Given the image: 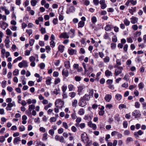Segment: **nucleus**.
<instances>
[{
	"label": "nucleus",
	"instance_id": "43",
	"mask_svg": "<svg viewBox=\"0 0 146 146\" xmlns=\"http://www.w3.org/2000/svg\"><path fill=\"white\" fill-rule=\"evenodd\" d=\"M110 58L108 56H106V57L104 58V61L105 63L108 62L110 61Z\"/></svg>",
	"mask_w": 146,
	"mask_h": 146
},
{
	"label": "nucleus",
	"instance_id": "5",
	"mask_svg": "<svg viewBox=\"0 0 146 146\" xmlns=\"http://www.w3.org/2000/svg\"><path fill=\"white\" fill-rule=\"evenodd\" d=\"M19 66L22 68L23 67H26L28 66V63L26 60H23L21 62L19 63L18 65Z\"/></svg>",
	"mask_w": 146,
	"mask_h": 146
},
{
	"label": "nucleus",
	"instance_id": "22",
	"mask_svg": "<svg viewBox=\"0 0 146 146\" xmlns=\"http://www.w3.org/2000/svg\"><path fill=\"white\" fill-rule=\"evenodd\" d=\"M85 25V22L82 21H80L78 23V28H82L84 27Z\"/></svg>",
	"mask_w": 146,
	"mask_h": 146
},
{
	"label": "nucleus",
	"instance_id": "45",
	"mask_svg": "<svg viewBox=\"0 0 146 146\" xmlns=\"http://www.w3.org/2000/svg\"><path fill=\"white\" fill-rule=\"evenodd\" d=\"M78 103V101L77 100L75 99L72 102V106L73 107H76V104Z\"/></svg>",
	"mask_w": 146,
	"mask_h": 146
},
{
	"label": "nucleus",
	"instance_id": "50",
	"mask_svg": "<svg viewBox=\"0 0 146 146\" xmlns=\"http://www.w3.org/2000/svg\"><path fill=\"white\" fill-rule=\"evenodd\" d=\"M123 125L124 128H127L128 125L127 122V121H124L123 122Z\"/></svg>",
	"mask_w": 146,
	"mask_h": 146
},
{
	"label": "nucleus",
	"instance_id": "40",
	"mask_svg": "<svg viewBox=\"0 0 146 146\" xmlns=\"http://www.w3.org/2000/svg\"><path fill=\"white\" fill-rule=\"evenodd\" d=\"M67 89V87L66 86H65V85H63L62 87V91L63 93H64L65 92L66 90Z\"/></svg>",
	"mask_w": 146,
	"mask_h": 146
},
{
	"label": "nucleus",
	"instance_id": "38",
	"mask_svg": "<svg viewBox=\"0 0 146 146\" xmlns=\"http://www.w3.org/2000/svg\"><path fill=\"white\" fill-rule=\"evenodd\" d=\"M106 82L107 84L109 85L113 83V80L111 79H108L106 81Z\"/></svg>",
	"mask_w": 146,
	"mask_h": 146
},
{
	"label": "nucleus",
	"instance_id": "32",
	"mask_svg": "<svg viewBox=\"0 0 146 146\" xmlns=\"http://www.w3.org/2000/svg\"><path fill=\"white\" fill-rule=\"evenodd\" d=\"M37 2L36 0H31V4L32 6H35Z\"/></svg>",
	"mask_w": 146,
	"mask_h": 146
},
{
	"label": "nucleus",
	"instance_id": "14",
	"mask_svg": "<svg viewBox=\"0 0 146 146\" xmlns=\"http://www.w3.org/2000/svg\"><path fill=\"white\" fill-rule=\"evenodd\" d=\"M105 76L108 78L113 76L112 73L108 70H107L105 71Z\"/></svg>",
	"mask_w": 146,
	"mask_h": 146
},
{
	"label": "nucleus",
	"instance_id": "12",
	"mask_svg": "<svg viewBox=\"0 0 146 146\" xmlns=\"http://www.w3.org/2000/svg\"><path fill=\"white\" fill-rule=\"evenodd\" d=\"M68 69H64L62 71V74L63 76L67 77L69 75Z\"/></svg>",
	"mask_w": 146,
	"mask_h": 146
},
{
	"label": "nucleus",
	"instance_id": "58",
	"mask_svg": "<svg viewBox=\"0 0 146 146\" xmlns=\"http://www.w3.org/2000/svg\"><path fill=\"white\" fill-rule=\"evenodd\" d=\"M6 34L8 35H11L12 33V32L10 30L8 29L6 30Z\"/></svg>",
	"mask_w": 146,
	"mask_h": 146
},
{
	"label": "nucleus",
	"instance_id": "39",
	"mask_svg": "<svg viewBox=\"0 0 146 146\" xmlns=\"http://www.w3.org/2000/svg\"><path fill=\"white\" fill-rule=\"evenodd\" d=\"M60 82V80L59 78H56L54 80V84L55 85H56Z\"/></svg>",
	"mask_w": 146,
	"mask_h": 146
},
{
	"label": "nucleus",
	"instance_id": "48",
	"mask_svg": "<svg viewBox=\"0 0 146 146\" xmlns=\"http://www.w3.org/2000/svg\"><path fill=\"white\" fill-rule=\"evenodd\" d=\"M84 109L83 108L80 109L78 111V114L80 115H82L84 114Z\"/></svg>",
	"mask_w": 146,
	"mask_h": 146
},
{
	"label": "nucleus",
	"instance_id": "16",
	"mask_svg": "<svg viewBox=\"0 0 146 146\" xmlns=\"http://www.w3.org/2000/svg\"><path fill=\"white\" fill-rule=\"evenodd\" d=\"M58 51L60 52H63L64 50V46L62 45H59L58 47Z\"/></svg>",
	"mask_w": 146,
	"mask_h": 146
},
{
	"label": "nucleus",
	"instance_id": "6",
	"mask_svg": "<svg viewBox=\"0 0 146 146\" xmlns=\"http://www.w3.org/2000/svg\"><path fill=\"white\" fill-rule=\"evenodd\" d=\"M133 116H135V118L139 117L141 115V113L139 111L137 110H135L132 113Z\"/></svg>",
	"mask_w": 146,
	"mask_h": 146
},
{
	"label": "nucleus",
	"instance_id": "3",
	"mask_svg": "<svg viewBox=\"0 0 146 146\" xmlns=\"http://www.w3.org/2000/svg\"><path fill=\"white\" fill-rule=\"evenodd\" d=\"M81 139L82 141L85 143V142L89 139V138L87 136V134L86 133H84L81 134Z\"/></svg>",
	"mask_w": 146,
	"mask_h": 146
},
{
	"label": "nucleus",
	"instance_id": "34",
	"mask_svg": "<svg viewBox=\"0 0 146 146\" xmlns=\"http://www.w3.org/2000/svg\"><path fill=\"white\" fill-rule=\"evenodd\" d=\"M85 143H86V146H90L92 143V141H90L89 139H88L87 141Z\"/></svg>",
	"mask_w": 146,
	"mask_h": 146
},
{
	"label": "nucleus",
	"instance_id": "63",
	"mask_svg": "<svg viewBox=\"0 0 146 146\" xmlns=\"http://www.w3.org/2000/svg\"><path fill=\"white\" fill-rule=\"evenodd\" d=\"M35 42V40L33 39H31L29 40V44L31 46L33 45Z\"/></svg>",
	"mask_w": 146,
	"mask_h": 146
},
{
	"label": "nucleus",
	"instance_id": "61",
	"mask_svg": "<svg viewBox=\"0 0 146 146\" xmlns=\"http://www.w3.org/2000/svg\"><path fill=\"white\" fill-rule=\"evenodd\" d=\"M6 82H7L5 80H3L1 84L3 88H4L5 87Z\"/></svg>",
	"mask_w": 146,
	"mask_h": 146
},
{
	"label": "nucleus",
	"instance_id": "56",
	"mask_svg": "<svg viewBox=\"0 0 146 146\" xmlns=\"http://www.w3.org/2000/svg\"><path fill=\"white\" fill-rule=\"evenodd\" d=\"M5 140V137L3 136H1L0 137V142L3 143Z\"/></svg>",
	"mask_w": 146,
	"mask_h": 146
},
{
	"label": "nucleus",
	"instance_id": "30",
	"mask_svg": "<svg viewBox=\"0 0 146 146\" xmlns=\"http://www.w3.org/2000/svg\"><path fill=\"white\" fill-rule=\"evenodd\" d=\"M124 23L125 25L126 26H128L130 24V21L127 18H125L124 21Z\"/></svg>",
	"mask_w": 146,
	"mask_h": 146
},
{
	"label": "nucleus",
	"instance_id": "54",
	"mask_svg": "<svg viewBox=\"0 0 146 146\" xmlns=\"http://www.w3.org/2000/svg\"><path fill=\"white\" fill-rule=\"evenodd\" d=\"M19 129L20 131H23L25 130V127L24 126L22 125L19 127Z\"/></svg>",
	"mask_w": 146,
	"mask_h": 146
},
{
	"label": "nucleus",
	"instance_id": "52",
	"mask_svg": "<svg viewBox=\"0 0 146 146\" xmlns=\"http://www.w3.org/2000/svg\"><path fill=\"white\" fill-rule=\"evenodd\" d=\"M19 73V71L18 69H16L13 72V74L15 76H17Z\"/></svg>",
	"mask_w": 146,
	"mask_h": 146
},
{
	"label": "nucleus",
	"instance_id": "49",
	"mask_svg": "<svg viewBox=\"0 0 146 146\" xmlns=\"http://www.w3.org/2000/svg\"><path fill=\"white\" fill-rule=\"evenodd\" d=\"M138 86L139 89H142L144 88V84L142 82H141L139 84Z\"/></svg>",
	"mask_w": 146,
	"mask_h": 146
},
{
	"label": "nucleus",
	"instance_id": "13",
	"mask_svg": "<svg viewBox=\"0 0 146 146\" xmlns=\"http://www.w3.org/2000/svg\"><path fill=\"white\" fill-rule=\"evenodd\" d=\"M64 66L67 69L70 68V64L69 61H66L64 62Z\"/></svg>",
	"mask_w": 146,
	"mask_h": 146
},
{
	"label": "nucleus",
	"instance_id": "21",
	"mask_svg": "<svg viewBox=\"0 0 146 146\" xmlns=\"http://www.w3.org/2000/svg\"><path fill=\"white\" fill-rule=\"evenodd\" d=\"M27 119V116L25 115H23L22 117V123L23 124H25L27 123V121H26Z\"/></svg>",
	"mask_w": 146,
	"mask_h": 146
},
{
	"label": "nucleus",
	"instance_id": "23",
	"mask_svg": "<svg viewBox=\"0 0 146 146\" xmlns=\"http://www.w3.org/2000/svg\"><path fill=\"white\" fill-rule=\"evenodd\" d=\"M111 26L112 25H107L104 28L105 30L107 31H111L112 28L111 27Z\"/></svg>",
	"mask_w": 146,
	"mask_h": 146
},
{
	"label": "nucleus",
	"instance_id": "4",
	"mask_svg": "<svg viewBox=\"0 0 146 146\" xmlns=\"http://www.w3.org/2000/svg\"><path fill=\"white\" fill-rule=\"evenodd\" d=\"M13 106L15 107L16 105L14 101L12 102V103H9L7 104V106L6 108L7 111H11L12 110L11 108Z\"/></svg>",
	"mask_w": 146,
	"mask_h": 146
},
{
	"label": "nucleus",
	"instance_id": "51",
	"mask_svg": "<svg viewBox=\"0 0 146 146\" xmlns=\"http://www.w3.org/2000/svg\"><path fill=\"white\" fill-rule=\"evenodd\" d=\"M81 77L78 76H76L75 77V80L77 82H79L81 80Z\"/></svg>",
	"mask_w": 146,
	"mask_h": 146
},
{
	"label": "nucleus",
	"instance_id": "64",
	"mask_svg": "<svg viewBox=\"0 0 146 146\" xmlns=\"http://www.w3.org/2000/svg\"><path fill=\"white\" fill-rule=\"evenodd\" d=\"M26 32L28 33L29 35H30L33 33V31L32 29H27L26 30Z\"/></svg>",
	"mask_w": 146,
	"mask_h": 146
},
{
	"label": "nucleus",
	"instance_id": "27",
	"mask_svg": "<svg viewBox=\"0 0 146 146\" xmlns=\"http://www.w3.org/2000/svg\"><path fill=\"white\" fill-rule=\"evenodd\" d=\"M20 138L19 137H16L13 140V143L14 144L16 145L18 142L20 141Z\"/></svg>",
	"mask_w": 146,
	"mask_h": 146
},
{
	"label": "nucleus",
	"instance_id": "60",
	"mask_svg": "<svg viewBox=\"0 0 146 146\" xmlns=\"http://www.w3.org/2000/svg\"><path fill=\"white\" fill-rule=\"evenodd\" d=\"M29 4V1L28 0H26L24 3L23 5L25 7H26Z\"/></svg>",
	"mask_w": 146,
	"mask_h": 146
},
{
	"label": "nucleus",
	"instance_id": "55",
	"mask_svg": "<svg viewBox=\"0 0 146 146\" xmlns=\"http://www.w3.org/2000/svg\"><path fill=\"white\" fill-rule=\"evenodd\" d=\"M112 41L113 42H116L117 41V40L116 36L115 35L113 36L112 38Z\"/></svg>",
	"mask_w": 146,
	"mask_h": 146
},
{
	"label": "nucleus",
	"instance_id": "62",
	"mask_svg": "<svg viewBox=\"0 0 146 146\" xmlns=\"http://www.w3.org/2000/svg\"><path fill=\"white\" fill-rule=\"evenodd\" d=\"M116 66H119L121 65V61L119 59H117L116 60Z\"/></svg>",
	"mask_w": 146,
	"mask_h": 146
},
{
	"label": "nucleus",
	"instance_id": "28",
	"mask_svg": "<svg viewBox=\"0 0 146 146\" xmlns=\"http://www.w3.org/2000/svg\"><path fill=\"white\" fill-rule=\"evenodd\" d=\"M91 20L92 23L93 24H95L97 21L96 17L95 16H92L91 18Z\"/></svg>",
	"mask_w": 146,
	"mask_h": 146
},
{
	"label": "nucleus",
	"instance_id": "53",
	"mask_svg": "<svg viewBox=\"0 0 146 146\" xmlns=\"http://www.w3.org/2000/svg\"><path fill=\"white\" fill-rule=\"evenodd\" d=\"M40 31L42 34H44L46 33L45 28H44L42 27Z\"/></svg>",
	"mask_w": 146,
	"mask_h": 146
},
{
	"label": "nucleus",
	"instance_id": "47",
	"mask_svg": "<svg viewBox=\"0 0 146 146\" xmlns=\"http://www.w3.org/2000/svg\"><path fill=\"white\" fill-rule=\"evenodd\" d=\"M35 108V106L34 105L31 104L29 105L28 110L31 111L32 110L34 109Z\"/></svg>",
	"mask_w": 146,
	"mask_h": 146
},
{
	"label": "nucleus",
	"instance_id": "8",
	"mask_svg": "<svg viewBox=\"0 0 146 146\" xmlns=\"http://www.w3.org/2000/svg\"><path fill=\"white\" fill-rule=\"evenodd\" d=\"M8 25L7 23L2 21H0V27L4 30L7 27Z\"/></svg>",
	"mask_w": 146,
	"mask_h": 146
},
{
	"label": "nucleus",
	"instance_id": "15",
	"mask_svg": "<svg viewBox=\"0 0 146 146\" xmlns=\"http://www.w3.org/2000/svg\"><path fill=\"white\" fill-rule=\"evenodd\" d=\"M138 19L137 18L133 16L131 18V22L132 24H135L137 23L138 21Z\"/></svg>",
	"mask_w": 146,
	"mask_h": 146
},
{
	"label": "nucleus",
	"instance_id": "17",
	"mask_svg": "<svg viewBox=\"0 0 146 146\" xmlns=\"http://www.w3.org/2000/svg\"><path fill=\"white\" fill-rule=\"evenodd\" d=\"M74 11V8L73 6H71L69 7V9H68L66 11L67 14H69L71 12H73Z\"/></svg>",
	"mask_w": 146,
	"mask_h": 146
},
{
	"label": "nucleus",
	"instance_id": "37",
	"mask_svg": "<svg viewBox=\"0 0 146 146\" xmlns=\"http://www.w3.org/2000/svg\"><path fill=\"white\" fill-rule=\"evenodd\" d=\"M94 90L93 89L89 90V94H88V95H89L90 97H93L94 95Z\"/></svg>",
	"mask_w": 146,
	"mask_h": 146
},
{
	"label": "nucleus",
	"instance_id": "59",
	"mask_svg": "<svg viewBox=\"0 0 146 146\" xmlns=\"http://www.w3.org/2000/svg\"><path fill=\"white\" fill-rule=\"evenodd\" d=\"M126 106L124 104H121L119 106V108L120 109H121L123 108H125Z\"/></svg>",
	"mask_w": 146,
	"mask_h": 146
},
{
	"label": "nucleus",
	"instance_id": "35",
	"mask_svg": "<svg viewBox=\"0 0 146 146\" xmlns=\"http://www.w3.org/2000/svg\"><path fill=\"white\" fill-rule=\"evenodd\" d=\"M133 141V138L131 137H128L126 141V143L127 144H128L131 141Z\"/></svg>",
	"mask_w": 146,
	"mask_h": 146
},
{
	"label": "nucleus",
	"instance_id": "57",
	"mask_svg": "<svg viewBox=\"0 0 146 146\" xmlns=\"http://www.w3.org/2000/svg\"><path fill=\"white\" fill-rule=\"evenodd\" d=\"M48 133L50 135L53 136L54 133V131L52 129H50L49 130Z\"/></svg>",
	"mask_w": 146,
	"mask_h": 146
},
{
	"label": "nucleus",
	"instance_id": "33",
	"mask_svg": "<svg viewBox=\"0 0 146 146\" xmlns=\"http://www.w3.org/2000/svg\"><path fill=\"white\" fill-rule=\"evenodd\" d=\"M48 134L47 133H45L43 135L42 140L43 141L46 140H47Z\"/></svg>",
	"mask_w": 146,
	"mask_h": 146
},
{
	"label": "nucleus",
	"instance_id": "10",
	"mask_svg": "<svg viewBox=\"0 0 146 146\" xmlns=\"http://www.w3.org/2000/svg\"><path fill=\"white\" fill-rule=\"evenodd\" d=\"M69 37V36L66 32H64L61 33L59 36L60 38H68Z\"/></svg>",
	"mask_w": 146,
	"mask_h": 146
},
{
	"label": "nucleus",
	"instance_id": "36",
	"mask_svg": "<svg viewBox=\"0 0 146 146\" xmlns=\"http://www.w3.org/2000/svg\"><path fill=\"white\" fill-rule=\"evenodd\" d=\"M76 93L74 92H71L69 93V96L72 98H73L76 96Z\"/></svg>",
	"mask_w": 146,
	"mask_h": 146
},
{
	"label": "nucleus",
	"instance_id": "29",
	"mask_svg": "<svg viewBox=\"0 0 146 146\" xmlns=\"http://www.w3.org/2000/svg\"><path fill=\"white\" fill-rule=\"evenodd\" d=\"M69 91H72L74 90V86L72 84H69L68 86Z\"/></svg>",
	"mask_w": 146,
	"mask_h": 146
},
{
	"label": "nucleus",
	"instance_id": "41",
	"mask_svg": "<svg viewBox=\"0 0 146 146\" xmlns=\"http://www.w3.org/2000/svg\"><path fill=\"white\" fill-rule=\"evenodd\" d=\"M115 119L117 122H119L120 120V117H119V115L118 114H116L115 117Z\"/></svg>",
	"mask_w": 146,
	"mask_h": 146
},
{
	"label": "nucleus",
	"instance_id": "2",
	"mask_svg": "<svg viewBox=\"0 0 146 146\" xmlns=\"http://www.w3.org/2000/svg\"><path fill=\"white\" fill-rule=\"evenodd\" d=\"M114 68H117L115 70V72L114 74L116 76H118L119 74L121 73L122 70L123 69V68L122 66H117L115 65L114 66Z\"/></svg>",
	"mask_w": 146,
	"mask_h": 146
},
{
	"label": "nucleus",
	"instance_id": "1",
	"mask_svg": "<svg viewBox=\"0 0 146 146\" xmlns=\"http://www.w3.org/2000/svg\"><path fill=\"white\" fill-rule=\"evenodd\" d=\"M55 104L56 106L58 108H63L64 104L63 101L60 99H58L56 101Z\"/></svg>",
	"mask_w": 146,
	"mask_h": 146
},
{
	"label": "nucleus",
	"instance_id": "26",
	"mask_svg": "<svg viewBox=\"0 0 146 146\" xmlns=\"http://www.w3.org/2000/svg\"><path fill=\"white\" fill-rule=\"evenodd\" d=\"M52 78L50 77H48L46 78V84L47 85H50L51 84V80Z\"/></svg>",
	"mask_w": 146,
	"mask_h": 146
},
{
	"label": "nucleus",
	"instance_id": "7",
	"mask_svg": "<svg viewBox=\"0 0 146 146\" xmlns=\"http://www.w3.org/2000/svg\"><path fill=\"white\" fill-rule=\"evenodd\" d=\"M78 104L79 106L82 107H84L86 105V100L82 98V97H81L80 100Z\"/></svg>",
	"mask_w": 146,
	"mask_h": 146
},
{
	"label": "nucleus",
	"instance_id": "44",
	"mask_svg": "<svg viewBox=\"0 0 146 146\" xmlns=\"http://www.w3.org/2000/svg\"><path fill=\"white\" fill-rule=\"evenodd\" d=\"M140 104L138 102H136L135 103V106L137 108H140Z\"/></svg>",
	"mask_w": 146,
	"mask_h": 146
},
{
	"label": "nucleus",
	"instance_id": "19",
	"mask_svg": "<svg viewBox=\"0 0 146 146\" xmlns=\"http://www.w3.org/2000/svg\"><path fill=\"white\" fill-rule=\"evenodd\" d=\"M85 87L84 86H80L78 87V94L80 95V94L82 92V91L85 88Z\"/></svg>",
	"mask_w": 146,
	"mask_h": 146
},
{
	"label": "nucleus",
	"instance_id": "25",
	"mask_svg": "<svg viewBox=\"0 0 146 146\" xmlns=\"http://www.w3.org/2000/svg\"><path fill=\"white\" fill-rule=\"evenodd\" d=\"M132 9H129V12L132 15H133V12H135L136 11V7H131Z\"/></svg>",
	"mask_w": 146,
	"mask_h": 146
},
{
	"label": "nucleus",
	"instance_id": "9",
	"mask_svg": "<svg viewBox=\"0 0 146 146\" xmlns=\"http://www.w3.org/2000/svg\"><path fill=\"white\" fill-rule=\"evenodd\" d=\"M75 31L74 29H71L70 31L68 33V34L70 35L69 36L71 38H74L75 36Z\"/></svg>",
	"mask_w": 146,
	"mask_h": 146
},
{
	"label": "nucleus",
	"instance_id": "11",
	"mask_svg": "<svg viewBox=\"0 0 146 146\" xmlns=\"http://www.w3.org/2000/svg\"><path fill=\"white\" fill-rule=\"evenodd\" d=\"M68 52L70 55H73L74 54H76L77 51L76 50L70 48L68 49Z\"/></svg>",
	"mask_w": 146,
	"mask_h": 146
},
{
	"label": "nucleus",
	"instance_id": "31",
	"mask_svg": "<svg viewBox=\"0 0 146 146\" xmlns=\"http://www.w3.org/2000/svg\"><path fill=\"white\" fill-rule=\"evenodd\" d=\"M60 90L59 88H58L55 89H54V91H53V93L54 94L57 95H58L60 92Z\"/></svg>",
	"mask_w": 146,
	"mask_h": 146
},
{
	"label": "nucleus",
	"instance_id": "46",
	"mask_svg": "<svg viewBox=\"0 0 146 146\" xmlns=\"http://www.w3.org/2000/svg\"><path fill=\"white\" fill-rule=\"evenodd\" d=\"M50 45L52 48H54L55 45V43L53 40H51L50 42Z\"/></svg>",
	"mask_w": 146,
	"mask_h": 146
},
{
	"label": "nucleus",
	"instance_id": "20",
	"mask_svg": "<svg viewBox=\"0 0 146 146\" xmlns=\"http://www.w3.org/2000/svg\"><path fill=\"white\" fill-rule=\"evenodd\" d=\"M90 98L89 95H88V94H86L82 97V98L87 101H89L90 100Z\"/></svg>",
	"mask_w": 146,
	"mask_h": 146
},
{
	"label": "nucleus",
	"instance_id": "24",
	"mask_svg": "<svg viewBox=\"0 0 146 146\" xmlns=\"http://www.w3.org/2000/svg\"><path fill=\"white\" fill-rule=\"evenodd\" d=\"M122 98V96L120 94H117L115 96V99L119 101L121 100Z\"/></svg>",
	"mask_w": 146,
	"mask_h": 146
},
{
	"label": "nucleus",
	"instance_id": "18",
	"mask_svg": "<svg viewBox=\"0 0 146 146\" xmlns=\"http://www.w3.org/2000/svg\"><path fill=\"white\" fill-rule=\"evenodd\" d=\"M111 96L110 94H108L106 95L104 98L105 100L107 102H109L111 99Z\"/></svg>",
	"mask_w": 146,
	"mask_h": 146
},
{
	"label": "nucleus",
	"instance_id": "42",
	"mask_svg": "<svg viewBox=\"0 0 146 146\" xmlns=\"http://www.w3.org/2000/svg\"><path fill=\"white\" fill-rule=\"evenodd\" d=\"M123 79L126 80L127 81H128L129 79V75L127 74H126L123 78Z\"/></svg>",
	"mask_w": 146,
	"mask_h": 146
}]
</instances>
